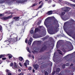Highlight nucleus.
<instances>
[{
    "instance_id": "2",
    "label": "nucleus",
    "mask_w": 75,
    "mask_h": 75,
    "mask_svg": "<svg viewBox=\"0 0 75 75\" xmlns=\"http://www.w3.org/2000/svg\"><path fill=\"white\" fill-rule=\"evenodd\" d=\"M54 29H52V28H51V30L50 32L48 31V33L50 34H55V31H57V30H58V28H54Z\"/></svg>"
},
{
    "instance_id": "37",
    "label": "nucleus",
    "mask_w": 75,
    "mask_h": 75,
    "mask_svg": "<svg viewBox=\"0 0 75 75\" xmlns=\"http://www.w3.org/2000/svg\"><path fill=\"white\" fill-rule=\"evenodd\" d=\"M19 65H20V67H22V64H21V63L19 62Z\"/></svg>"
},
{
    "instance_id": "8",
    "label": "nucleus",
    "mask_w": 75,
    "mask_h": 75,
    "mask_svg": "<svg viewBox=\"0 0 75 75\" xmlns=\"http://www.w3.org/2000/svg\"><path fill=\"white\" fill-rule=\"evenodd\" d=\"M6 71L7 72V74L8 75H11V71H10L8 69H6Z\"/></svg>"
},
{
    "instance_id": "19",
    "label": "nucleus",
    "mask_w": 75,
    "mask_h": 75,
    "mask_svg": "<svg viewBox=\"0 0 75 75\" xmlns=\"http://www.w3.org/2000/svg\"><path fill=\"white\" fill-rule=\"evenodd\" d=\"M8 55H9L8 57L9 59L12 58V55H11L10 54H8Z\"/></svg>"
},
{
    "instance_id": "9",
    "label": "nucleus",
    "mask_w": 75,
    "mask_h": 75,
    "mask_svg": "<svg viewBox=\"0 0 75 75\" xmlns=\"http://www.w3.org/2000/svg\"><path fill=\"white\" fill-rule=\"evenodd\" d=\"M11 17H12V16L11 15V16H8L7 17H3V18H2V19L7 20V19L10 18H11Z\"/></svg>"
},
{
    "instance_id": "25",
    "label": "nucleus",
    "mask_w": 75,
    "mask_h": 75,
    "mask_svg": "<svg viewBox=\"0 0 75 75\" xmlns=\"http://www.w3.org/2000/svg\"><path fill=\"white\" fill-rule=\"evenodd\" d=\"M26 50L28 51V52H29V53H31V52L29 50V48L28 47H26Z\"/></svg>"
},
{
    "instance_id": "61",
    "label": "nucleus",
    "mask_w": 75,
    "mask_h": 75,
    "mask_svg": "<svg viewBox=\"0 0 75 75\" xmlns=\"http://www.w3.org/2000/svg\"><path fill=\"white\" fill-rule=\"evenodd\" d=\"M41 64H42H42H43V63L42 62H41Z\"/></svg>"
},
{
    "instance_id": "40",
    "label": "nucleus",
    "mask_w": 75,
    "mask_h": 75,
    "mask_svg": "<svg viewBox=\"0 0 75 75\" xmlns=\"http://www.w3.org/2000/svg\"><path fill=\"white\" fill-rule=\"evenodd\" d=\"M62 68H63V69L65 68V64H64L62 66Z\"/></svg>"
},
{
    "instance_id": "24",
    "label": "nucleus",
    "mask_w": 75,
    "mask_h": 75,
    "mask_svg": "<svg viewBox=\"0 0 75 75\" xmlns=\"http://www.w3.org/2000/svg\"><path fill=\"white\" fill-rule=\"evenodd\" d=\"M5 56V54H1L0 55V58H1L2 57H4Z\"/></svg>"
},
{
    "instance_id": "35",
    "label": "nucleus",
    "mask_w": 75,
    "mask_h": 75,
    "mask_svg": "<svg viewBox=\"0 0 75 75\" xmlns=\"http://www.w3.org/2000/svg\"><path fill=\"white\" fill-rule=\"evenodd\" d=\"M10 67H12V66H13V63H11L10 65Z\"/></svg>"
},
{
    "instance_id": "56",
    "label": "nucleus",
    "mask_w": 75,
    "mask_h": 75,
    "mask_svg": "<svg viewBox=\"0 0 75 75\" xmlns=\"http://www.w3.org/2000/svg\"><path fill=\"white\" fill-rule=\"evenodd\" d=\"M64 8H62V10H64Z\"/></svg>"
},
{
    "instance_id": "17",
    "label": "nucleus",
    "mask_w": 75,
    "mask_h": 75,
    "mask_svg": "<svg viewBox=\"0 0 75 75\" xmlns=\"http://www.w3.org/2000/svg\"><path fill=\"white\" fill-rule=\"evenodd\" d=\"M38 31H39V29H38V28H37L35 29L34 32L35 33H36L38 32Z\"/></svg>"
},
{
    "instance_id": "38",
    "label": "nucleus",
    "mask_w": 75,
    "mask_h": 75,
    "mask_svg": "<svg viewBox=\"0 0 75 75\" xmlns=\"http://www.w3.org/2000/svg\"><path fill=\"white\" fill-rule=\"evenodd\" d=\"M35 43H36V41L34 42L33 44L32 45H35Z\"/></svg>"
},
{
    "instance_id": "31",
    "label": "nucleus",
    "mask_w": 75,
    "mask_h": 75,
    "mask_svg": "<svg viewBox=\"0 0 75 75\" xmlns=\"http://www.w3.org/2000/svg\"><path fill=\"white\" fill-rule=\"evenodd\" d=\"M45 75H48V73L47 72V71L45 72Z\"/></svg>"
},
{
    "instance_id": "34",
    "label": "nucleus",
    "mask_w": 75,
    "mask_h": 75,
    "mask_svg": "<svg viewBox=\"0 0 75 75\" xmlns=\"http://www.w3.org/2000/svg\"><path fill=\"white\" fill-rule=\"evenodd\" d=\"M37 4H38V3H35L33 4V6H37Z\"/></svg>"
},
{
    "instance_id": "21",
    "label": "nucleus",
    "mask_w": 75,
    "mask_h": 75,
    "mask_svg": "<svg viewBox=\"0 0 75 75\" xmlns=\"http://www.w3.org/2000/svg\"><path fill=\"white\" fill-rule=\"evenodd\" d=\"M6 29H10L11 28V25L8 26H6Z\"/></svg>"
},
{
    "instance_id": "42",
    "label": "nucleus",
    "mask_w": 75,
    "mask_h": 75,
    "mask_svg": "<svg viewBox=\"0 0 75 75\" xmlns=\"http://www.w3.org/2000/svg\"><path fill=\"white\" fill-rule=\"evenodd\" d=\"M6 59V58L4 57V58H2V59L3 60H5Z\"/></svg>"
},
{
    "instance_id": "18",
    "label": "nucleus",
    "mask_w": 75,
    "mask_h": 75,
    "mask_svg": "<svg viewBox=\"0 0 75 75\" xmlns=\"http://www.w3.org/2000/svg\"><path fill=\"white\" fill-rule=\"evenodd\" d=\"M19 59L20 61H22L23 60V58L21 57H19Z\"/></svg>"
},
{
    "instance_id": "39",
    "label": "nucleus",
    "mask_w": 75,
    "mask_h": 75,
    "mask_svg": "<svg viewBox=\"0 0 75 75\" xmlns=\"http://www.w3.org/2000/svg\"><path fill=\"white\" fill-rule=\"evenodd\" d=\"M41 21H40L38 22V24H41Z\"/></svg>"
},
{
    "instance_id": "1",
    "label": "nucleus",
    "mask_w": 75,
    "mask_h": 75,
    "mask_svg": "<svg viewBox=\"0 0 75 75\" xmlns=\"http://www.w3.org/2000/svg\"><path fill=\"white\" fill-rule=\"evenodd\" d=\"M17 41V38L16 37V38H10L8 39V40H5L4 41V42H6L7 43V45H9V44L10 43V42H16Z\"/></svg>"
},
{
    "instance_id": "28",
    "label": "nucleus",
    "mask_w": 75,
    "mask_h": 75,
    "mask_svg": "<svg viewBox=\"0 0 75 75\" xmlns=\"http://www.w3.org/2000/svg\"><path fill=\"white\" fill-rule=\"evenodd\" d=\"M30 33L32 34H34V30H31L30 31Z\"/></svg>"
},
{
    "instance_id": "62",
    "label": "nucleus",
    "mask_w": 75,
    "mask_h": 75,
    "mask_svg": "<svg viewBox=\"0 0 75 75\" xmlns=\"http://www.w3.org/2000/svg\"><path fill=\"white\" fill-rule=\"evenodd\" d=\"M45 1H48V0H45Z\"/></svg>"
},
{
    "instance_id": "48",
    "label": "nucleus",
    "mask_w": 75,
    "mask_h": 75,
    "mask_svg": "<svg viewBox=\"0 0 75 75\" xmlns=\"http://www.w3.org/2000/svg\"><path fill=\"white\" fill-rule=\"evenodd\" d=\"M2 63V61L0 60V64H1Z\"/></svg>"
},
{
    "instance_id": "59",
    "label": "nucleus",
    "mask_w": 75,
    "mask_h": 75,
    "mask_svg": "<svg viewBox=\"0 0 75 75\" xmlns=\"http://www.w3.org/2000/svg\"><path fill=\"white\" fill-rule=\"evenodd\" d=\"M60 54H61V55H62V53H60Z\"/></svg>"
},
{
    "instance_id": "43",
    "label": "nucleus",
    "mask_w": 75,
    "mask_h": 75,
    "mask_svg": "<svg viewBox=\"0 0 75 75\" xmlns=\"http://www.w3.org/2000/svg\"><path fill=\"white\" fill-rule=\"evenodd\" d=\"M70 21V22H74V20L72 19H71Z\"/></svg>"
},
{
    "instance_id": "41",
    "label": "nucleus",
    "mask_w": 75,
    "mask_h": 75,
    "mask_svg": "<svg viewBox=\"0 0 75 75\" xmlns=\"http://www.w3.org/2000/svg\"><path fill=\"white\" fill-rule=\"evenodd\" d=\"M28 42V40H27V39H26L25 40V42L26 43H27V42Z\"/></svg>"
},
{
    "instance_id": "5",
    "label": "nucleus",
    "mask_w": 75,
    "mask_h": 75,
    "mask_svg": "<svg viewBox=\"0 0 75 75\" xmlns=\"http://www.w3.org/2000/svg\"><path fill=\"white\" fill-rule=\"evenodd\" d=\"M19 68V67L18 66V64L14 62V67H12V68L14 69H18Z\"/></svg>"
},
{
    "instance_id": "60",
    "label": "nucleus",
    "mask_w": 75,
    "mask_h": 75,
    "mask_svg": "<svg viewBox=\"0 0 75 75\" xmlns=\"http://www.w3.org/2000/svg\"><path fill=\"white\" fill-rule=\"evenodd\" d=\"M23 71H26V69H24Z\"/></svg>"
},
{
    "instance_id": "27",
    "label": "nucleus",
    "mask_w": 75,
    "mask_h": 75,
    "mask_svg": "<svg viewBox=\"0 0 75 75\" xmlns=\"http://www.w3.org/2000/svg\"><path fill=\"white\" fill-rule=\"evenodd\" d=\"M47 2L48 3H50L52 2L51 0H48Z\"/></svg>"
},
{
    "instance_id": "16",
    "label": "nucleus",
    "mask_w": 75,
    "mask_h": 75,
    "mask_svg": "<svg viewBox=\"0 0 75 75\" xmlns=\"http://www.w3.org/2000/svg\"><path fill=\"white\" fill-rule=\"evenodd\" d=\"M52 14V12L51 11H49L47 13L48 15H51V14Z\"/></svg>"
},
{
    "instance_id": "44",
    "label": "nucleus",
    "mask_w": 75,
    "mask_h": 75,
    "mask_svg": "<svg viewBox=\"0 0 75 75\" xmlns=\"http://www.w3.org/2000/svg\"><path fill=\"white\" fill-rule=\"evenodd\" d=\"M4 15H3L2 14H0V17H1L2 16H3Z\"/></svg>"
},
{
    "instance_id": "6",
    "label": "nucleus",
    "mask_w": 75,
    "mask_h": 75,
    "mask_svg": "<svg viewBox=\"0 0 75 75\" xmlns=\"http://www.w3.org/2000/svg\"><path fill=\"white\" fill-rule=\"evenodd\" d=\"M29 61L28 60H26L25 61V62L24 63V65L25 67L26 68H27V65H29Z\"/></svg>"
},
{
    "instance_id": "14",
    "label": "nucleus",
    "mask_w": 75,
    "mask_h": 75,
    "mask_svg": "<svg viewBox=\"0 0 75 75\" xmlns=\"http://www.w3.org/2000/svg\"><path fill=\"white\" fill-rule=\"evenodd\" d=\"M59 71H60V69L59 68L57 69L56 73V74H59Z\"/></svg>"
},
{
    "instance_id": "53",
    "label": "nucleus",
    "mask_w": 75,
    "mask_h": 75,
    "mask_svg": "<svg viewBox=\"0 0 75 75\" xmlns=\"http://www.w3.org/2000/svg\"><path fill=\"white\" fill-rule=\"evenodd\" d=\"M33 72H35V70H34V69H33Z\"/></svg>"
},
{
    "instance_id": "47",
    "label": "nucleus",
    "mask_w": 75,
    "mask_h": 75,
    "mask_svg": "<svg viewBox=\"0 0 75 75\" xmlns=\"http://www.w3.org/2000/svg\"><path fill=\"white\" fill-rule=\"evenodd\" d=\"M64 8H65V9H68V7H65Z\"/></svg>"
},
{
    "instance_id": "33",
    "label": "nucleus",
    "mask_w": 75,
    "mask_h": 75,
    "mask_svg": "<svg viewBox=\"0 0 75 75\" xmlns=\"http://www.w3.org/2000/svg\"><path fill=\"white\" fill-rule=\"evenodd\" d=\"M27 23V21H23V23Z\"/></svg>"
},
{
    "instance_id": "57",
    "label": "nucleus",
    "mask_w": 75,
    "mask_h": 75,
    "mask_svg": "<svg viewBox=\"0 0 75 75\" xmlns=\"http://www.w3.org/2000/svg\"><path fill=\"white\" fill-rule=\"evenodd\" d=\"M32 58H33V59H34V56H33Z\"/></svg>"
},
{
    "instance_id": "32",
    "label": "nucleus",
    "mask_w": 75,
    "mask_h": 75,
    "mask_svg": "<svg viewBox=\"0 0 75 75\" xmlns=\"http://www.w3.org/2000/svg\"><path fill=\"white\" fill-rule=\"evenodd\" d=\"M39 27V28H44V27L42 26H40Z\"/></svg>"
},
{
    "instance_id": "54",
    "label": "nucleus",
    "mask_w": 75,
    "mask_h": 75,
    "mask_svg": "<svg viewBox=\"0 0 75 75\" xmlns=\"http://www.w3.org/2000/svg\"><path fill=\"white\" fill-rule=\"evenodd\" d=\"M23 32H24V30H22V32H21V33H23Z\"/></svg>"
},
{
    "instance_id": "36",
    "label": "nucleus",
    "mask_w": 75,
    "mask_h": 75,
    "mask_svg": "<svg viewBox=\"0 0 75 75\" xmlns=\"http://www.w3.org/2000/svg\"><path fill=\"white\" fill-rule=\"evenodd\" d=\"M31 69L32 68L31 67H29V68L28 69H29V70H30V71H31Z\"/></svg>"
},
{
    "instance_id": "49",
    "label": "nucleus",
    "mask_w": 75,
    "mask_h": 75,
    "mask_svg": "<svg viewBox=\"0 0 75 75\" xmlns=\"http://www.w3.org/2000/svg\"><path fill=\"white\" fill-rule=\"evenodd\" d=\"M73 65L74 64H71L70 65V67H72V66H73Z\"/></svg>"
},
{
    "instance_id": "12",
    "label": "nucleus",
    "mask_w": 75,
    "mask_h": 75,
    "mask_svg": "<svg viewBox=\"0 0 75 75\" xmlns=\"http://www.w3.org/2000/svg\"><path fill=\"white\" fill-rule=\"evenodd\" d=\"M34 67L35 69L37 70L38 68V64H35L33 66Z\"/></svg>"
},
{
    "instance_id": "46",
    "label": "nucleus",
    "mask_w": 75,
    "mask_h": 75,
    "mask_svg": "<svg viewBox=\"0 0 75 75\" xmlns=\"http://www.w3.org/2000/svg\"><path fill=\"white\" fill-rule=\"evenodd\" d=\"M18 71L19 72H21V69H18Z\"/></svg>"
},
{
    "instance_id": "10",
    "label": "nucleus",
    "mask_w": 75,
    "mask_h": 75,
    "mask_svg": "<svg viewBox=\"0 0 75 75\" xmlns=\"http://www.w3.org/2000/svg\"><path fill=\"white\" fill-rule=\"evenodd\" d=\"M33 50L35 52H40V49L37 47H35L34 48Z\"/></svg>"
},
{
    "instance_id": "11",
    "label": "nucleus",
    "mask_w": 75,
    "mask_h": 75,
    "mask_svg": "<svg viewBox=\"0 0 75 75\" xmlns=\"http://www.w3.org/2000/svg\"><path fill=\"white\" fill-rule=\"evenodd\" d=\"M32 41H33V39L32 38H30L29 40L28 41V44H29V45H31V44Z\"/></svg>"
},
{
    "instance_id": "30",
    "label": "nucleus",
    "mask_w": 75,
    "mask_h": 75,
    "mask_svg": "<svg viewBox=\"0 0 75 75\" xmlns=\"http://www.w3.org/2000/svg\"><path fill=\"white\" fill-rule=\"evenodd\" d=\"M64 11H65V12H68V11H69V10L68 9H65L64 10Z\"/></svg>"
},
{
    "instance_id": "26",
    "label": "nucleus",
    "mask_w": 75,
    "mask_h": 75,
    "mask_svg": "<svg viewBox=\"0 0 75 75\" xmlns=\"http://www.w3.org/2000/svg\"><path fill=\"white\" fill-rule=\"evenodd\" d=\"M9 34L10 35V37H11V35H13L14 34V33H13V32H12L10 33H9Z\"/></svg>"
},
{
    "instance_id": "3",
    "label": "nucleus",
    "mask_w": 75,
    "mask_h": 75,
    "mask_svg": "<svg viewBox=\"0 0 75 75\" xmlns=\"http://www.w3.org/2000/svg\"><path fill=\"white\" fill-rule=\"evenodd\" d=\"M69 17H70V15L69 14H67L65 16L63 17L62 18V19L64 21H66V20H68L69 18Z\"/></svg>"
},
{
    "instance_id": "64",
    "label": "nucleus",
    "mask_w": 75,
    "mask_h": 75,
    "mask_svg": "<svg viewBox=\"0 0 75 75\" xmlns=\"http://www.w3.org/2000/svg\"><path fill=\"white\" fill-rule=\"evenodd\" d=\"M58 42H57V44H58Z\"/></svg>"
},
{
    "instance_id": "52",
    "label": "nucleus",
    "mask_w": 75,
    "mask_h": 75,
    "mask_svg": "<svg viewBox=\"0 0 75 75\" xmlns=\"http://www.w3.org/2000/svg\"><path fill=\"white\" fill-rule=\"evenodd\" d=\"M55 74V72H53L52 74V75H54V74Z\"/></svg>"
},
{
    "instance_id": "23",
    "label": "nucleus",
    "mask_w": 75,
    "mask_h": 75,
    "mask_svg": "<svg viewBox=\"0 0 75 75\" xmlns=\"http://www.w3.org/2000/svg\"><path fill=\"white\" fill-rule=\"evenodd\" d=\"M43 4H44L43 3H42L41 4V5L38 8H42V7L43 6Z\"/></svg>"
},
{
    "instance_id": "51",
    "label": "nucleus",
    "mask_w": 75,
    "mask_h": 75,
    "mask_svg": "<svg viewBox=\"0 0 75 75\" xmlns=\"http://www.w3.org/2000/svg\"><path fill=\"white\" fill-rule=\"evenodd\" d=\"M28 57H31V55L30 54H29L28 55Z\"/></svg>"
},
{
    "instance_id": "15",
    "label": "nucleus",
    "mask_w": 75,
    "mask_h": 75,
    "mask_svg": "<svg viewBox=\"0 0 75 75\" xmlns=\"http://www.w3.org/2000/svg\"><path fill=\"white\" fill-rule=\"evenodd\" d=\"M20 18L18 17H16L14 18V19L15 20V21H18L19 20Z\"/></svg>"
},
{
    "instance_id": "63",
    "label": "nucleus",
    "mask_w": 75,
    "mask_h": 75,
    "mask_svg": "<svg viewBox=\"0 0 75 75\" xmlns=\"http://www.w3.org/2000/svg\"><path fill=\"white\" fill-rule=\"evenodd\" d=\"M14 22V21H13L12 22V23H13Z\"/></svg>"
},
{
    "instance_id": "22",
    "label": "nucleus",
    "mask_w": 75,
    "mask_h": 75,
    "mask_svg": "<svg viewBox=\"0 0 75 75\" xmlns=\"http://www.w3.org/2000/svg\"><path fill=\"white\" fill-rule=\"evenodd\" d=\"M64 14H65V12H62L60 13V15H61V16H64Z\"/></svg>"
},
{
    "instance_id": "58",
    "label": "nucleus",
    "mask_w": 75,
    "mask_h": 75,
    "mask_svg": "<svg viewBox=\"0 0 75 75\" xmlns=\"http://www.w3.org/2000/svg\"><path fill=\"white\" fill-rule=\"evenodd\" d=\"M6 62H7V63H8V61H7Z\"/></svg>"
},
{
    "instance_id": "7",
    "label": "nucleus",
    "mask_w": 75,
    "mask_h": 75,
    "mask_svg": "<svg viewBox=\"0 0 75 75\" xmlns=\"http://www.w3.org/2000/svg\"><path fill=\"white\" fill-rule=\"evenodd\" d=\"M42 48L41 50V51H43L44 50H45L47 48V46L44 45H42Z\"/></svg>"
},
{
    "instance_id": "45",
    "label": "nucleus",
    "mask_w": 75,
    "mask_h": 75,
    "mask_svg": "<svg viewBox=\"0 0 75 75\" xmlns=\"http://www.w3.org/2000/svg\"><path fill=\"white\" fill-rule=\"evenodd\" d=\"M54 22H56V23H57V24L58 23V21H57V20L55 21Z\"/></svg>"
},
{
    "instance_id": "4",
    "label": "nucleus",
    "mask_w": 75,
    "mask_h": 75,
    "mask_svg": "<svg viewBox=\"0 0 75 75\" xmlns=\"http://www.w3.org/2000/svg\"><path fill=\"white\" fill-rule=\"evenodd\" d=\"M50 20H51V18L50 17H49L46 19L44 22L45 25H46L47 24H48Z\"/></svg>"
},
{
    "instance_id": "50",
    "label": "nucleus",
    "mask_w": 75,
    "mask_h": 75,
    "mask_svg": "<svg viewBox=\"0 0 75 75\" xmlns=\"http://www.w3.org/2000/svg\"><path fill=\"white\" fill-rule=\"evenodd\" d=\"M52 7H55V4H54V5H52Z\"/></svg>"
},
{
    "instance_id": "55",
    "label": "nucleus",
    "mask_w": 75,
    "mask_h": 75,
    "mask_svg": "<svg viewBox=\"0 0 75 75\" xmlns=\"http://www.w3.org/2000/svg\"><path fill=\"white\" fill-rule=\"evenodd\" d=\"M41 2H42V1H41L39 2V4H40L41 3Z\"/></svg>"
},
{
    "instance_id": "13",
    "label": "nucleus",
    "mask_w": 75,
    "mask_h": 75,
    "mask_svg": "<svg viewBox=\"0 0 75 75\" xmlns=\"http://www.w3.org/2000/svg\"><path fill=\"white\" fill-rule=\"evenodd\" d=\"M63 58L64 59H66V60H67V61H68V60H67V59L69 58V55H67V56L64 57Z\"/></svg>"
},
{
    "instance_id": "20",
    "label": "nucleus",
    "mask_w": 75,
    "mask_h": 75,
    "mask_svg": "<svg viewBox=\"0 0 75 75\" xmlns=\"http://www.w3.org/2000/svg\"><path fill=\"white\" fill-rule=\"evenodd\" d=\"M0 31H1V32H2V31H3V28H2V26L1 25H0Z\"/></svg>"
},
{
    "instance_id": "29",
    "label": "nucleus",
    "mask_w": 75,
    "mask_h": 75,
    "mask_svg": "<svg viewBox=\"0 0 75 75\" xmlns=\"http://www.w3.org/2000/svg\"><path fill=\"white\" fill-rule=\"evenodd\" d=\"M69 65H70V64L68 63H67L66 65H65V66H67V67H69Z\"/></svg>"
}]
</instances>
